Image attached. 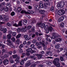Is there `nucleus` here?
<instances>
[{
	"mask_svg": "<svg viewBox=\"0 0 67 67\" xmlns=\"http://www.w3.org/2000/svg\"><path fill=\"white\" fill-rule=\"evenodd\" d=\"M55 13L57 14H58L59 15H63L65 13V12L64 10H59L58 11L57 10L55 12Z\"/></svg>",
	"mask_w": 67,
	"mask_h": 67,
	"instance_id": "1",
	"label": "nucleus"
},
{
	"mask_svg": "<svg viewBox=\"0 0 67 67\" xmlns=\"http://www.w3.org/2000/svg\"><path fill=\"white\" fill-rule=\"evenodd\" d=\"M64 2L62 1L58 3L57 7L58 9L62 8L64 6Z\"/></svg>",
	"mask_w": 67,
	"mask_h": 67,
	"instance_id": "2",
	"label": "nucleus"
},
{
	"mask_svg": "<svg viewBox=\"0 0 67 67\" xmlns=\"http://www.w3.org/2000/svg\"><path fill=\"white\" fill-rule=\"evenodd\" d=\"M59 61V58H55L54 60L53 61V62L55 65H56V63H58Z\"/></svg>",
	"mask_w": 67,
	"mask_h": 67,
	"instance_id": "3",
	"label": "nucleus"
},
{
	"mask_svg": "<svg viewBox=\"0 0 67 67\" xmlns=\"http://www.w3.org/2000/svg\"><path fill=\"white\" fill-rule=\"evenodd\" d=\"M26 51L27 52H30L31 54H33V53H34V50H32V48H29L26 50Z\"/></svg>",
	"mask_w": 67,
	"mask_h": 67,
	"instance_id": "4",
	"label": "nucleus"
},
{
	"mask_svg": "<svg viewBox=\"0 0 67 67\" xmlns=\"http://www.w3.org/2000/svg\"><path fill=\"white\" fill-rule=\"evenodd\" d=\"M31 61L29 60L27 61V62H26L25 64V67H29L31 64Z\"/></svg>",
	"mask_w": 67,
	"mask_h": 67,
	"instance_id": "5",
	"label": "nucleus"
},
{
	"mask_svg": "<svg viewBox=\"0 0 67 67\" xmlns=\"http://www.w3.org/2000/svg\"><path fill=\"white\" fill-rule=\"evenodd\" d=\"M49 55L50 56H52L54 55L53 53H52V51H48L46 52V56H48Z\"/></svg>",
	"mask_w": 67,
	"mask_h": 67,
	"instance_id": "6",
	"label": "nucleus"
},
{
	"mask_svg": "<svg viewBox=\"0 0 67 67\" xmlns=\"http://www.w3.org/2000/svg\"><path fill=\"white\" fill-rule=\"evenodd\" d=\"M56 36L57 38H58L55 40V41L56 42H59V41H62V39L60 38H59L60 37V35H56Z\"/></svg>",
	"mask_w": 67,
	"mask_h": 67,
	"instance_id": "7",
	"label": "nucleus"
},
{
	"mask_svg": "<svg viewBox=\"0 0 67 67\" xmlns=\"http://www.w3.org/2000/svg\"><path fill=\"white\" fill-rule=\"evenodd\" d=\"M7 41L8 42V43H7V45H8V46H9L10 47V48H11V47H13V46L12 45V44L11 43V42L10 41L7 40Z\"/></svg>",
	"mask_w": 67,
	"mask_h": 67,
	"instance_id": "8",
	"label": "nucleus"
},
{
	"mask_svg": "<svg viewBox=\"0 0 67 67\" xmlns=\"http://www.w3.org/2000/svg\"><path fill=\"white\" fill-rule=\"evenodd\" d=\"M24 38H25V39L27 41V40H30V39H31L29 37H28V36L27 35H25L24 36Z\"/></svg>",
	"mask_w": 67,
	"mask_h": 67,
	"instance_id": "9",
	"label": "nucleus"
},
{
	"mask_svg": "<svg viewBox=\"0 0 67 67\" xmlns=\"http://www.w3.org/2000/svg\"><path fill=\"white\" fill-rule=\"evenodd\" d=\"M9 61L8 60H4L3 62V63L4 65H6L8 64V62Z\"/></svg>",
	"mask_w": 67,
	"mask_h": 67,
	"instance_id": "10",
	"label": "nucleus"
},
{
	"mask_svg": "<svg viewBox=\"0 0 67 67\" xmlns=\"http://www.w3.org/2000/svg\"><path fill=\"white\" fill-rule=\"evenodd\" d=\"M44 5L45 8H47V5H50V4L49 2L45 3L44 4Z\"/></svg>",
	"mask_w": 67,
	"mask_h": 67,
	"instance_id": "11",
	"label": "nucleus"
},
{
	"mask_svg": "<svg viewBox=\"0 0 67 67\" xmlns=\"http://www.w3.org/2000/svg\"><path fill=\"white\" fill-rule=\"evenodd\" d=\"M40 6H36L35 7V10L37 11H38L40 10Z\"/></svg>",
	"mask_w": 67,
	"mask_h": 67,
	"instance_id": "12",
	"label": "nucleus"
},
{
	"mask_svg": "<svg viewBox=\"0 0 67 67\" xmlns=\"http://www.w3.org/2000/svg\"><path fill=\"white\" fill-rule=\"evenodd\" d=\"M42 45L43 46L44 48H45L46 49L47 48V47H46V46H45V42H44V41H42Z\"/></svg>",
	"mask_w": 67,
	"mask_h": 67,
	"instance_id": "13",
	"label": "nucleus"
},
{
	"mask_svg": "<svg viewBox=\"0 0 67 67\" xmlns=\"http://www.w3.org/2000/svg\"><path fill=\"white\" fill-rule=\"evenodd\" d=\"M64 17L62 16L60 17L59 19V22H62V21H63V20H64Z\"/></svg>",
	"mask_w": 67,
	"mask_h": 67,
	"instance_id": "14",
	"label": "nucleus"
},
{
	"mask_svg": "<svg viewBox=\"0 0 67 67\" xmlns=\"http://www.w3.org/2000/svg\"><path fill=\"white\" fill-rule=\"evenodd\" d=\"M9 60L10 63L12 64H13V63H14V62H13V59H12V57H10L9 58Z\"/></svg>",
	"mask_w": 67,
	"mask_h": 67,
	"instance_id": "15",
	"label": "nucleus"
},
{
	"mask_svg": "<svg viewBox=\"0 0 67 67\" xmlns=\"http://www.w3.org/2000/svg\"><path fill=\"white\" fill-rule=\"evenodd\" d=\"M4 19L5 20H8L9 19V16L8 15H4L3 16Z\"/></svg>",
	"mask_w": 67,
	"mask_h": 67,
	"instance_id": "16",
	"label": "nucleus"
},
{
	"mask_svg": "<svg viewBox=\"0 0 67 67\" xmlns=\"http://www.w3.org/2000/svg\"><path fill=\"white\" fill-rule=\"evenodd\" d=\"M30 58L31 59H34V60H35L36 59V58L35 57V56L34 55H31L30 57Z\"/></svg>",
	"mask_w": 67,
	"mask_h": 67,
	"instance_id": "17",
	"label": "nucleus"
},
{
	"mask_svg": "<svg viewBox=\"0 0 67 67\" xmlns=\"http://www.w3.org/2000/svg\"><path fill=\"white\" fill-rule=\"evenodd\" d=\"M36 56H38V58H42V55L41 54H37Z\"/></svg>",
	"mask_w": 67,
	"mask_h": 67,
	"instance_id": "18",
	"label": "nucleus"
},
{
	"mask_svg": "<svg viewBox=\"0 0 67 67\" xmlns=\"http://www.w3.org/2000/svg\"><path fill=\"white\" fill-rule=\"evenodd\" d=\"M41 44H42V42H40L39 43L37 42L35 44L36 45V46H39V45H41Z\"/></svg>",
	"mask_w": 67,
	"mask_h": 67,
	"instance_id": "19",
	"label": "nucleus"
},
{
	"mask_svg": "<svg viewBox=\"0 0 67 67\" xmlns=\"http://www.w3.org/2000/svg\"><path fill=\"white\" fill-rule=\"evenodd\" d=\"M39 7H40L41 8H44V5H43V4L42 3H40Z\"/></svg>",
	"mask_w": 67,
	"mask_h": 67,
	"instance_id": "20",
	"label": "nucleus"
},
{
	"mask_svg": "<svg viewBox=\"0 0 67 67\" xmlns=\"http://www.w3.org/2000/svg\"><path fill=\"white\" fill-rule=\"evenodd\" d=\"M46 64L48 65H52V62H51V61H48L46 62Z\"/></svg>",
	"mask_w": 67,
	"mask_h": 67,
	"instance_id": "21",
	"label": "nucleus"
},
{
	"mask_svg": "<svg viewBox=\"0 0 67 67\" xmlns=\"http://www.w3.org/2000/svg\"><path fill=\"white\" fill-rule=\"evenodd\" d=\"M48 29L49 30L50 32H52V30H53V27L51 26L49 27L48 28Z\"/></svg>",
	"mask_w": 67,
	"mask_h": 67,
	"instance_id": "22",
	"label": "nucleus"
},
{
	"mask_svg": "<svg viewBox=\"0 0 67 67\" xmlns=\"http://www.w3.org/2000/svg\"><path fill=\"white\" fill-rule=\"evenodd\" d=\"M27 22V20L25 19L23 20V23L24 25H26V24Z\"/></svg>",
	"mask_w": 67,
	"mask_h": 67,
	"instance_id": "23",
	"label": "nucleus"
},
{
	"mask_svg": "<svg viewBox=\"0 0 67 67\" xmlns=\"http://www.w3.org/2000/svg\"><path fill=\"white\" fill-rule=\"evenodd\" d=\"M22 10V8L20 7H18L17 9L18 12H20V11Z\"/></svg>",
	"mask_w": 67,
	"mask_h": 67,
	"instance_id": "24",
	"label": "nucleus"
},
{
	"mask_svg": "<svg viewBox=\"0 0 67 67\" xmlns=\"http://www.w3.org/2000/svg\"><path fill=\"white\" fill-rule=\"evenodd\" d=\"M59 44H57L55 46V47L56 49H58L59 48Z\"/></svg>",
	"mask_w": 67,
	"mask_h": 67,
	"instance_id": "25",
	"label": "nucleus"
},
{
	"mask_svg": "<svg viewBox=\"0 0 67 67\" xmlns=\"http://www.w3.org/2000/svg\"><path fill=\"white\" fill-rule=\"evenodd\" d=\"M21 31V32H25L26 31V29H25V28H23L22 29H21L20 30Z\"/></svg>",
	"mask_w": 67,
	"mask_h": 67,
	"instance_id": "26",
	"label": "nucleus"
},
{
	"mask_svg": "<svg viewBox=\"0 0 67 67\" xmlns=\"http://www.w3.org/2000/svg\"><path fill=\"white\" fill-rule=\"evenodd\" d=\"M42 24V23L40 22V23H37V24L36 25V26L37 27H38L41 24Z\"/></svg>",
	"mask_w": 67,
	"mask_h": 67,
	"instance_id": "27",
	"label": "nucleus"
},
{
	"mask_svg": "<svg viewBox=\"0 0 67 67\" xmlns=\"http://www.w3.org/2000/svg\"><path fill=\"white\" fill-rule=\"evenodd\" d=\"M7 37L8 40L10 39L11 38V35L9 34L8 35H7Z\"/></svg>",
	"mask_w": 67,
	"mask_h": 67,
	"instance_id": "28",
	"label": "nucleus"
},
{
	"mask_svg": "<svg viewBox=\"0 0 67 67\" xmlns=\"http://www.w3.org/2000/svg\"><path fill=\"white\" fill-rule=\"evenodd\" d=\"M39 12L41 14H43V13L45 12V11L43 10H40L39 11Z\"/></svg>",
	"mask_w": 67,
	"mask_h": 67,
	"instance_id": "29",
	"label": "nucleus"
},
{
	"mask_svg": "<svg viewBox=\"0 0 67 67\" xmlns=\"http://www.w3.org/2000/svg\"><path fill=\"white\" fill-rule=\"evenodd\" d=\"M21 34H18L16 37V38H19L21 37Z\"/></svg>",
	"mask_w": 67,
	"mask_h": 67,
	"instance_id": "30",
	"label": "nucleus"
},
{
	"mask_svg": "<svg viewBox=\"0 0 67 67\" xmlns=\"http://www.w3.org/2000/svg\"><path fill=\"white\" fill-rule=\"evenodd\" d=\"M11 40L12 42H15V38L13 37L11 38Z\"/></svg>",
	"mask_w": 67,
	"mask_h": 67,
	"instance_id": "31",
	"label": "nucleus"
},
{
	"mask_svg": "<svg viewBox=\"0 0 67 67\" xmlns=\"http://www.w3.org/2000/svg\"><path fill=\"white\" fill-rule=\"evenodd\" d=\"M45 25L44 23H43L41 24L40 26L41 28H43L45 27Z\"/></svg>",
	"mask_w": 67,
	"mask_h": 67,
	"instance_id": "32",
	"label": "nucleus"
},
{
	"mask_svg": "<svg viewBox=\"0 0 67 67\" xmlns=\"http://www.w3.org/2000/svg\"><path fill=\"white\" fill-rule=\"evenodd\" d=\"M55 66H57V67H59L60 66V63L59 62H57V63H56V65H55Z\"/></svg>",
	"mask_w": 67,
	"mask_h": 67,
	"instance_id": "33",
	"label": "nucleus"
},
{
	"mask_svg": "<svg viewBox=\"0 0 67 67\" xmlns=\"http://www.w3.org/2000/svg\"><path fill=\"white\" fill-rule=\"evenodd\" d=\"M22 21H19V23H18V25H19V26H22Z\"/></svg>",
	"mask_w": 67,
	"mask_h": 67,
	"instance_id": "34",
	"label": "nucleus"
},
{
	"mask_svg": "<svg viewBox=\"0 0 67 67\" xmlns=\"http://www.w3.org/2000/svg\"><path fill=\"white\" fill-rule=\"evenodd\" d=\"M19 43H20V40H19V39H17L16 41V44H19Z\"/></svg>",
	"mask_w": 67,
	"mask_h": 67,
	"instance_id": "35",
	"label": "nucleus"
},
{
	"mask_svg": "<svg viewBox=\"0 0 67 67\" xmlns=\"http://www.w3.org/2000/svg\"><path fill=\"white\" fill-rule=\"evenodd\" d=\"M18 57V56L16 54H15L13 55V58L14 59H15V58L17 57Z\"/></svg>",
	"mask_w": 67,
	"mask_h": 67,
	"instance_id": "36",
	"label": "nucleus"
},
{
	"mask_svg": "<svg viewBox=\"0 0 67 67\" xmlns=\"http://www.w3.org/2000/svg\"><path fill=\"white\" fill-rule=\"evenodd\" d=\"M31 11L30 10H28L27 12H25V14H31Z\"/></svg>",
	"mask_w": 67,
	"mask_h": 67,
	"instance_id": "37",
	"label": "nucleus"
},
{
	"mask_svg": "<svg viewBox=\"0 0 67 67\" xmlns=\"http://www.w3.org/2000/svg\"><path fill=\"white\" fill-rule=\"evenodd\" d=\"M50 10L52 11V12H54V7L52 6Z\"/></svg>",
	"mask_w": 67,
	"mask_h": 67,
	"instance_id": "38",
	"label": "nucleus"
},
{
	"mask_svg": "<svg viewBox=\"0 0 67 67\" xmlns=\"http://www.w3.org/2000/svg\"><path fill=\"white\" fill-rule=\"evenodd\" d=\"M3 41V40H2V39H0V47H1V46L3 45L2 44V43Z\"/></svg>",
	"mask_w": 67,
	"mask_h": 67,
	"instance_id": "39",
	"label": "nucleus"
},
{
	"mask_svg": "<svg viewBox=\"0 0 67 67\" xmlns=\"http://www.w3.org/2000/svg\"><path fill=\"white\" fill-rule=\"evenodd\" d=\"M7 25L8 26H11L12 25V24L9 23H7Z\"/></svg>",
	"mask_w": 67,
	"mask_h": 67,
	"instance_id": "40",
	"label": "nucleus"
},
{
	"mask_svg": "<svg viewBox=\"0 0 67 67\" xmlns=\"http://www.w3.org/2000/svg\"><path fill=\"white\" fill-rule=\"evenodd\" d=\"M60 60L62 61V62H63V61H64V59L63 58V57H60Z\"/></svg>",
	"mask_w": 67,
	"mask_h": 67,
	"instance_id": "41",
	"label": "nucleus"
},
{
	"mask_svg": "<svg viewBox=\"0 0 67 67\" xmlns=\"http://www.w3.org/2000/svg\"><path fill=\"white\" fill-rule=\"evenodd\" d=\"M64 23H62L61 24L60 26L62 27H64Z\"/></svg>",
	"mask_w": 67,
	"mask_h": 67,
	"instance_id": "42",
	"label": "nucleus"
},
{
	"mask_svg": "<svg viewBox=\"0 0 67 67\" xmlns=\"http://www.w3.org/2000/svg\"><path fill=\"white\" fill-rule=\"evenodd\" d=\"M26 55L27 56H29L30 55V52H27L26 53Z\"/></svg>",
	"mask_w": 67,
	"mask_h": 67,
	"instance_id": "43",
	"label": "nucleus"
},
{
	"mask_svg": "<svg viewBox=\"0 0 67 67\" xmlns=\"http://www.w3.org/2000/svg\"><path fill=\"white\" fill-rule=\"evenodd\" d=\"M47 29H48V26H47V25H46V26L44 27V30L46 31L47 30Z\"/></svg>",
	"mask_w": 67,
	"mask_h": 67,
	"instance_id": "44",
	"label": "nucleus"
},
{
	"mask_svg": "<svg viewBox=\"0 0 67 67\" xmlns=\"http://www.w3.org/2000/svg\"><path fill=\"white\" fill-rule=\"evenodd\" d=\"M27 27V30H30L32 28V26H28Z\"/></svg>",
	"mask_w": 67,
	"mask_h": 67,
	"instance_id": "45",
	"label": "nucleus"
},
{
	"mask_svg": "<svg viewBox=\"0 0 67 67\" xmlns=\"http://www.w3.org/2000/svg\"><path fill=\"white\" fill-rule=\"evenodd\" d=\"M32 65L31 66V67H34V66H36V64H35V63H34L33 62L32 63Z\"/></svg>",
	"mask_w": 67,
	"mask_h": 67,
	"instance_id": "46",
	"label": "nucleus"
},
{
	"mask_svg": "<svg viewBox=\"0 0 67 67\" xmlns=\"http://www.w3.org/2000/svg\"><path fill=\"white\" fill-rule=\"evenodd\" d=\"M7 7L9 8L10 7V3H7Z\"/></svg>",
	"mask_w": 67,
	"mask_h": 67,
	"instance_id": "47",
	"label": "nucleus"
},
{
	"mask_svg": "<svg viewBox=\"0 0 67 67\" xmlns=\"http://www.w3.org/2000/svg\"><path fill=\"white\" fill-rule=\"evenodd\" d=\"M9 56L8 54H5L4 55V57L5 58H7L8 57H9Z\"/></svg>",
	"mask_w": 67,
	"mask_h": 67,
	"instance_id": "48",
	"label": "nucleus"
},
{
	"mask_svg": "<svg viewBox=\"0 0 67 67\" xmlns=\"http://www.w3.org/2000/svg\"><path fill=\"white\" fill-rule=\"evenodd\" d=\"M20 64L21 65H23L24 64V61H21L20 63Z\"/></svg>",
	"mask_w": 67,
	"mask_h": 67,
	"instance_id": "49",
	"label": "nucleus"
},
{
	"mask_svg": "<svg viewBox=\"0 0 67 67\" xmlns=\"http://www.w3.org/2000/svg\"><path fill=\"white\" fill-rule=\"evenodd\" d=\"M63 50V48H60L59 49H58V51H59V52H60V51H62Z\"/></svg>",
	"mask_w": 67,
	"mask_h": 67,
	"instance_id": "50",
	"label": "nucleus"
},
{
	"mask_svg": "<svg viewBox=\"0 0 67 67\" xmlns=\"http://www.w3.org/2000/svg\"><path fill=\"white\" fill-rule=\"evenodd\" d=\"M3 32L4 33H5L7 32V29L5 28L4 29V30H3Z\"/></svg>",
	"mask_w": 67,
	"mask_h": 67,
	"instance_id": "51",
	"label": "nucleus"
},
{
	"mask_svg": "<svg viewBox=\"0 0 67 67\" xmlns=\"http://www.w3.org/2000/svg\"><path fill=\"white\" fill-rule=\"evenodd\" d=\"M14 14H15V13L14 12H12L11 13V15L12 16H14Z\"/></svg>",
	"mask_w": 67,
	"mask_h": 67,
	"instance_id": "52",
	"label": "nucleus"
},
{
	"mask_svg": "<svg viewBox=\"0 0 67 67\" xmlns=\"http://www.w3.org/2000/svg\"><path fill=\"white\" fill-rule=\"evenodd\" d=\"M8 10H9V9H8L7 8H4V11H5V12H8Z\"/></svg>",
	"mask_w": 67,
	"mask_h": 67,
	"instance_id": "53",
	"label": "nucleus"
},
{
	"mask_svg": "<svg viewBox=\"0 0 67 67\" xmlns=\"http://www.w3.org/2000/svg\"><path fill=\"white\" fill-rule=\"evenodd\" d=\"M16 35V32H13V33L12 35L13 36H15Z\"/></svg>",
	"mask_w": 67,
	"mask_h": 67,
	"instance_id": "54",
	"label": "nucleus"
},
{
	"mask_svg": "<svg viewBox=\"0 0 67 67\" xmlns=\"http://www.w3.org/2000/svg\"><path fill=\"white\" fill-rule=\"evenodd\" d=\"M8 33L9 34H11L12 33V31L10 30L9 31H8Z\"/></svg>",
	"mask_w": 67,
	"mask_h": 67,
	"instance_id": "55",
	"label": "nucleus"
},
{
	"mask_svg": "<svg viewBox=\"0 0 67 67\" xmlns=\"http://www.w3.org/2000/svg\"><path fill=\"white\" fill-rule=\"evenodd\" d=\"M23 47V45L22 44H21L20 45L19 47V48H22Z\"/></svg>",
	"mask_w": 67,
	"mask_h": 67,
	"instance_id": "56",
	"label": "nucleus"
},
{
	"mask_svg": "<svg viewBox=\"0 0 67 67\" xmlns=\"http://www.w3.org/2000/svg\"><path fill=\"white\" fill-rule=\"evenodd\" d=\"M30 46L31 48H34L35 46L34 44H32L30 45Z\"/></svg>",
	"mask_w": 67,
	"mask_h": 67,
	"instance_id": "57",
	"label": "nucleus"
},
{
	"mask_svg": "<svg viewBox=\"0 0 67 67\" xmlns=\"http://www.w3.org/2000/svg\"><path fill=\"white\" fill-rule=\"evenodd\" d=\"M0 19L1 20H3V16H2L0 15Z\"/></svg>",
	"mask_w": 67,
	"mask_h": 67,
	"instance_id": "58",
	"label": "nucleus"
},
{
	"mask_svg": "<svg viewBox=\"0 0 67 67\" xmlns=\"http://www.w3.org/2000/svg\"><path fill=\"white\" fill-rule=\"evenodd\" d=\"M20 49L19 50V52L20 53H21L23 52V50L22 49L20 48Z\"/></svg>",
	"mask_w": 67,
	"mask_h": 67,
	"instance_id": "59",
	"label": "nucleus"
},
{
	"mask_svg": "<svg viewBox=\"0 0 67 67\" xmlns=\"http://www.w3.org/2000/svg\"><path fill=\"white\" fill-rule=\"evenodd\" d=\"M25 12H25V10H23L21 11V14H23V13H25Z\"/></svg>",
	"mask_w": 67,
	"mask_h": 67,
	"instance_id": "60",
	"label": "nucleus"
},
{
	"mask_svg": "<svg viewBox=\"0 0 67 67\" xmlns=\"http://www.w3.org/2000/svg\"><path fill=\"white\" fill-rule=\"evenodd\" d=\"M37 40L39 41H40L41 40V37H38Z\"/></svg>",
	"mask_w": 67,
	"mask_h": 67,
	"instance_id": "61",
	"label": "nucleus"
},
{
	"mask_svg": "<svg viewBox=\"0 0 67 67\" xmlns=\"http://www.w3.org/2000/svg\"><path fill=\"white\" fill-rule=\"evenodd\" d=\"M32 42L33 43H34V44H35V43L36 42V40H33L32 41Z\"/></svg>",
	"mask_w": 67,
	"mask_h": 67,
	"instance_id": "62",
	"label": "nucleus"
},
{
	"mask_svg": "<svg viewBox=\"0 0 67 67\" xmlns=\"http://www.w3.org/2000/svg\"><path fill=\"white\" fill-rule=\"evenodd\" d=\"M4 10V7H2L1 9L0 10L1 11H3Z\"/></svg>",
	"mask_w": 67,
	"mask_h": 67,
	"instance_id": "63",
	"label": "nucleus"
},
{
	"mask_svg": "<svg viewBox=\"0 0 67 67\" xmlns=\"http://www.w3.org/2000/svg\"><path fill=\"white\" fill-rule=\"evenodd\" d=\"M67 51V48H65L64 49V52L66 53V52Z\"/></svg>",
	"mask_w": 67,
	"mask_h": 67,
	"instance_id": "64",
	"label": "nucleus"
}]
</instances>
